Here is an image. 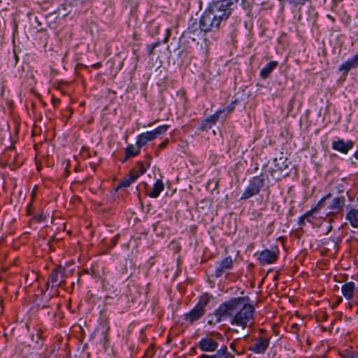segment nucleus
<instances>
[{
  "label": "nucleus",
  "mask_w": 358,
  "mask_h": 358,
  "mask_svg": "<svg viewBox=\"0 0 358 358\" xmlns=\"http://www.w3.org/2000/svg\"><path fill=\"white\" fill-rule=\"evenodd\" d=\"M135 171L138 172V175H143L146 169L145 168L144 165L141 162H138L136 166L134 167Z\"/></svg>",
  "instance_id": "nucleus-27"
},
{
  "label": "nucleus",
  "mask_w": 358,
  "mask_h": 358,
  "mask_svg": "<svg viewBox=\"0 0 358 358\" xmlns=\"http://www.w3.org/2000/svg\"><path fill=\"white\" fill-rule=\"evenodd\" d=\"M278 258V250L276 251L266 249L259 253L258 259L262 264L273 263Z\"/></svg>",
  "instance_id": "nucleus-7"
},
{
  "label": "nucleus",
  "mask_w": 358,
  "mask_h": 358,
  "mask_svg": "<svg viewBox=\"0 0 358 358\" xmlns=\"http://www.w3.org/2000/svg\"><path fill=\"white\" fill-rule=\"evenodd\" d=\"M238 0H221L213 1L210 3L207 9L210 13L216 17V20L222 23L225 21L231 14L238 3Z\"/></svg>",
  "instance_id": "nucleus-2"
},
{
  "label": "nucleus",
  "mask_w": 358,
  "mask_h": 358,
  "mask_svg": "<svg viewBox=\"0 0 358 358\" xmlns=\"http://www.w3.org/2000/svg\"><path fill=\"white\" fill-rule=\"evenodd\" d=\"M159 45V42H156V43H155L152 44V49H151V50H150V54H152V51H153V50H154L156 47H157Z\"/></svg>",
  "instance_id": "nucleus-32"
},
{
  "label": "nucleus",
  "mask_w": 358,
  "mask_h": 358,
  "mask_svg": "<svg viewBox=\"0 0 358 358\" xmlns=\"http://www.w3.org/2000/svg\"><path fill=\"white\" fill-rule=\"evenodd\" d=\"M345 199L343 196L334 197L332 200L328 208L331 210L332 213H339L345 206Z\"/></svg>",
  "instance_id": "nucleus-12"
},
{
  "label": "nucleus",
  "mask_w": 358,
  "mask_h": 358,
  "mask_svg": "<svg viewBox=\"0 0 358 358\" xmlns=\"http://www.w3.org/2000/svg\"><path fill=\"white\" fill-rule=\"evenodd\" d=\"M169 141L168 140H166V141H164L160 145H159V148L161 149L165 148L166 146V145L168 144Z\"/></svg>",
  "instance_id": "nucleus-33"
},
{
  "label": "nucleus",
  "mask_w": 358,
  "mask_h": 358,
  "mask_svg": "<svg viewBox=\"0 0 358 358\" xmlns=\"http://www.w3.org/2000/svg\"><path fill=\"white\" fill-rule=\"evenodd\" d=\"M340 355L342 358H358L357 354L352 350H343L340 352Z\"/></svg>",
  "instance_id": "nucleus-25"
},
{
  "label": "nucleus",
  "mask_w": 358,
  "mask_h": 358,
  "mask_svg": "<svg viewBox=\"0 0 358 358\" xmlns=\"http://www.w3.org/2000/svg\"><path fill=\"white\" fill-rule=\"evenodd\" d=\"M328 17H329L331 20H333V17H330V15H328Z\"/></svg>",
  "instance_id": "nucleus-45"
},
{
  "label": "nucleus",
  "mask_w": 358,
  "mask_h": 358,
  "mask_svg": "<svg viewBox=\"0 0 358 358\" xmlns=\"http://www.w3.org/2000/svg\"><path fill=\"white\" fill-rule=\"evenodd\" d=\"M354 157L358 160V150L354 153Z\"/></svg>",
  "instance_id": "nucleus-37"
},
{
  "label": "nucleus",
  "mask_w": 358,
  "mask_h": 358,
  "mask_svg": "<svg viewBox=\"0 0 358 358\" xmlns=\"http://www.w3.org/2000/svg\"><path fill=\"white\" fill-rule=\"evenodd\" d=\"M133 182L134 179L129 176L128 178H124L122 181H121L119 183L117 189L128 187Z\"/></svg>",
  "instance_id": "nucleus-26"
},
{
  "label": "nucleus",
  "mask_w": 358,
  "mask_h": 358,
  "mask_svg": "<svg viewBox=\"0 0 358 358\" xmlns=\"http://www.w3.org/2000/svg\"><path fill=\"white\" fill-rule=\"evenodd\" d=\"M329 197H330V195H329H329H327V196H325V197H324V199H322V200L319 203V204H320V203L323 202L324 201H325L326 199H329Z\"/></svg>",
  "instance_id": "nucleus-38"
},
{
  "label": "nucleus",
  "mask_w": 358,
  "mask_h": 358,
  "mask_svg": "<svg viewBox=\"0 0 358 358\" xmlns=\"http://www.w3.org/2000/svg\"><path fill=\"white\" fill-rule=\"evenodd\" d=\"M205 313V310L199 308L195 306L188 313L184 315L185 320L189 321L190 324H193L195 321L199 320Z\"/></svg>",
  "instance_id": "nucleus-11"
},
{
  "label": "nucleus",
  "mask_w": 358,
  "mask_h": 358,
  "mask_svg": "<svg viewBox=\"0 0 358 358\" xmlns=\"http://www.w3.org/2000/svg\"><path fill=\"white\" fill-rule=\"evenodd\" d=\"M269 345V339L260 337L250 348V350L256 354H264Z\"/></svg>",
  "instance_id": "nucleus-9"
},
{
  "label": "nucleus",
  "mask_w": 358,
  "mask_h": 358,
  "mask_svg": "<svg viewBox=\"0 0 358 358\" xmlns=\"http://www.w3.org/2000/svg\"><path fill=\"white\" fill-rule=\"evenodd\" d=\"M225 271L227 270L224 268H222V266L220 264L219 266L215 271V276L216 278L220 277Z\"/></svg>",
  "instance_id": "nucleus-28"
},
{
  "label": "nucleus",
  "mask_w": 358,
  "mask_h": 358,
  "mask_svg": "<svg viewBox=\"0 0 358 358\" xmlns=\"http://www.w3.org/2000/svg\"><path fill=\"white\" fill-rule=\"evenodd\" d=\"M328 17H329L331 20H333V17H330V15H328Z\"/></svg>",
  "instance_id": "nucleus-43"
},
{
  "label": "nucleus",
  "mask_w": 358,
  "mask_h": 358,
  "mask_svg": "<svg viewBox=\"0 0 358 358\" xmlns=\"http://www.w3.org/2000/svg\"><path fill=\"white\" fill-rule=\"evenodd\" d=\"M264 178L263 176H257L252 177L250 181L248 187L245 188L241 200L248 199L253 196L258 194L261 189L264 185Z\"/></svg>",
  "instance_id": "nucleus-3"
},
{
  "label": "nucleus",
  "mask_w": 358,
  "mask_h": 358,
  "mask_svg": "<svg viewBox=\"0 0 358 358\" xmlns=\"http://www.w3.org/2000/svg\"><path fill=\"white\" fill-rule=\"evenodd\" d=\"M164 189V183L162 180H157L154 184L152 190L148 193L151 198H157Z\"/></svg>",
  "instance_id": "nucleus-16"
},
{
  "label": "nucleus",
  "mask_w": 358,
  "mask_h": 358,
  "mask_svg": "<svg viewBox=\"0 0 358 358\" xmlns=\"http://www.w3.org/2000/svg\"><path fill=\"white\" fill-rule=\"evenodd\" d=\"M355 142L351 140L344 141L343 139L338 138L332 142L331 148L336 151L347 154L353 148Z\"/></svg>",
  "instance_id": "nucleus-6"
},
{
  "label": "nucleus",
  "mask_w": 358,
  "mask_h": 358,
  "mask_svg": "<svg viewBox=\"0 0 358 358\" xmlns=\"http://www.w3.org/2000/svg\"><path fill=\"white\" fill-rule=\"evenodd\" d=\"M139 152L140 149L138 147L136 148L133 145H129L125 149V158L122 162H124L128 159L136 156Z\"/></svg>",
  "instance_id": "nucleus-18"
},
{
  "label": "nucleus",
  "mask_w": 358,
  "mask_h": 358,
  "mask_svg": "<svg viewBox=\"0 0 358 358\" xmlns=\"http://www.w3.org/2000/svg\"><path fill=\"white\" fill-rule=\"evenodd\" d=\"M196 32L201 34V32L203 31L200 30L199 24L198 25L196 21H192L189 24L187 30V34H193L194 35H195Z\"/></svg>",
  "instance_id": "nucleus-21"
},
{
  "label": "nucleus",
  "mask_w": 358,
  "mask_h": 358,
  "mask_svg": "<svg viewBox=\"0 0 358 358\" xmlns=\"http://www.w3.org/2000/svg\"><path fill=\"white\" fill-rule=\"evenodd\" d=\"M141 175H138V171H135V169L134 168L129 174V176L134 179V182Z\"/></svg>",
  "instance_id": "nucleus-31"
},
{
  "label": "nucleus",
  "mask_w": 358,
  "mask_h": 358,
  "mask_svg": "<svg viewBox=\"0 0 358 358\" xmlns=\"http://www.w3.org/2000/svg\"><path fill=\"white\" fill-rule=\"evenodd\" d=\"M211 334L212 335H215V336H217L218 338H221L222 337V335L220 333H218V332H213V333H211Z\"/></svg>",
  "instance_id": "nucleus-35"
},
{
  "label": "nucleus",
  "mask_w": 358,
  "mask_h": 358,
  "mask_svg": "<svg viewBox=\"0 0 358 358\" xmlns=\"http://www.w3.org/2000/svg\"><path fill=\"white\" fill-rule=\"evenodd\" d=\"M248 298L235 297L221 303L214 313L209 315V324L221 322L227 317H231L230 323L245 328L253 318L255 308L248 303Z\"/></svg>",
  "instance_id": "nucleus-1"
},
{
  "label": "nucleus",
  "mask_w": 358,
  "mask_h": 358,
  "mask_svg": "<svg viewBox=\"0 0 358 358\" xmlns=\"http://www.w3.org/2000/svg\"><path fill=\"white\" fill-rule=\"evenodd\" d=\"M167 40H168V36H166V37L164 38V43H166V42L167 41Z\"/></svg>",
  "instance_id": "nucleus-41"
},
{
  "label": "nucleus",
  "mask_w": 358,
  "mask_h": 358,
  "mask_svg": "<svg viewBox=\"0 0 358 358\" xmlns=\"http://www.w3.org/2000/svg\"><path fill=\"white\" fill-rule=\"evenodd\" d=\"M117 238L116 236L113 238V242H114V243H113V245H115V243H116V241H117Z\"/></svg>",
  "instance_id": "nucleus-39"
},
{
  "label": "nucleus",
  "mask_w": 358,
  "mask_h": 358,
  "mask_svg": "<svg viewBox=\"0 0 358 358\" xmlns=\"http://www.w3.org/2000/svg\"><path fill=\"white\" fill-rule=\"evenodd\" d=\"M355 289V284L353 282H346L341 287L342 294L348 300L352 299Z\"/></svg>",
  "instance_id": "nucleus-14"
},
{
  "label": "nucleus",
  "mask_w": 358,
  "mask_h": 358,
  "mask_svg": "<svg viewBox=\"0 0 358 358\" xmlns=\"http://www.w3.org/2000/svg\"><path fill=\"white\" fill-rule=\"evenodd\" d=\"M358 67V53L354 57L343 63L339 68L340 71H344L346 73L352 69Z\"/></svg>",
  "instance_id": "nucleus-13"
},
{
  "label": "nucleus",
  "mask_w": 358,
  "mask_h": 358,
  "mask_svg": "<svg viewBox=\"0 0 358 358\" xmlns=\"http://www.w3.org/2000/svg\"><path fill=\"white\" fill-rule=\"evenodd\" d=\"M331 227H331V225H329V226L328 227V231H327V232H329V231H331Z\"/></svg>",
  "instance_id": "nucleus-40"
},
{
  "label": "nucleus",
  "mask_w": 358,
  "mask_h": 358,
  "mask_svg": "<svg viewBox=\"0 0 358 358\" xmlns=\"http://www.w3.org/2000/svg\"><path fill=\"white\" fill-rule=\"evenodd\" d=\"M197 358H213L212 355L203 354L201 356L198 357Z\"/></svg>",
  "instance_id": "nucleus-34"
},
{
  "label": "nucleus",
  "mask_w": 358,
  "mask_h": 358,
  "mask_svg": "<svg viewBox=\"0 0 358 358\" xmlns=\"http://www.w3.org/2000/svg\"><path fill=\"white\" fill-rule=\"evenodd\" d=\"M220 22L216 20V17L212 15L206 8L203 13L200 21V30L203 32L214 31L220 27Z\"/></svg>",
  "instance_id": "nucleus-4"
},
{
  "label": "nucleus",
  "mask_w": 358,
  "mask_h": 358,
  "mask_svg": "<svg viewBox=\"0 0 358 358\" xmlns=\"http://www.w3.org/2000/svg\"><path fill=\"white\" fill-rule=\"evenodd\" d=\"M224 113V111L220 110L215 113L214 115L210 116L206 119L205 126L206 127L210 128L211 126L219 120L220 116Z\"/></svg>",
  "instance_id": "nucleus-19"
},
{
  "label": "nucleus",
  "mask_w": 358,
  "mask_h": 358,
  "mask_svg": "<svg viewBox=\"0 0 358 358\" xmlns=\"http://www.w3.org/2000/svg\"><path fill=\"white\" fill-rule=\"evenodd\" d=\"M198 347L203 352H214L218 348V343L210 337H205L200 340Z\"/></svg>",
  "instance_id": "nucleus-8"
},
{
  "label": "nucleus",
  "mask_w": 358,
  "mask_h": 358,
  "mask_svg": "<svg viewBox=\"0 0 358 358\" xmlns=\"http://www.w3.org/2000/svg\"><path fill=\"white\" fill-rule=\"evenodd\" d=\"M213 358H230V355L227 352V348L226 345H222L216 353L212 355Z\"/></svg>",
  "instance_id": "nucleus-20"
},
{
  "label": "nucleus",
  "mask_w": 358,
  "mask_h": 358,
  "mask_svg": "<svg viewBox=\"0 0 358 358\" xmlns=\"http://www.w3.org/2000/svg\"><path fill=\"white\" fill-rule=\"evenodd\" d=\"M169 128L168 125H162L154 129L153 131H147L140 134L138 136L136 146L140 149L148 142L156 138L158 136L164 134Z\"/></svg>",
  "instance_id": "nucleus-5"
},
{
  "label": "nucleus",
  "mask_w": 358,
  "mask_h": 358,
  "mask_svg": "<svg viewBox=\"0 0 358 358\" xmlns=\"http://www.w3.org/2000/svg\"><path fill=\"white\" fill-rule=\"evenodd\" d=\"M345 219L348 220L350 225L354 228L358 227V210L352 208L346 214Z\"/></svg>",
  "instance_id": "nucleus-17"
},
{
  "label": "nucleus",
  "mask_w": 358,
  "mask_h": 358,
  "mask_svg": "<svg viewBox=\"0 0 358 358\" xmlns=\"http://www.w3.org/2000/svg\"><path fill=\"white\" fill-rule=\"evenodd\" d=\"M235 345H236V341H233V342L230 344V348H231V349L234 350V347H235Z\"/></svg>",
  "instance_id": "nucleus-36"
},
{
  "label": "nucleus",
  "mask_w": 358,
  "mask_h": 358,
  "mask_svg": "<svg viewBox=\"0 0 358 358\" xmlns=\"http://www.w3.org/2000/svg\"><path fill=\"white\" fill-rule=\"evenodd\" d=\"M278 62L275 61H271L268 62L261 71L260 76L263 79H266L269 77L271 73L277 67Z\"/></svg>",
  "instance_id": "nucleus-15"
},
{
  "label": "nucleus",
  "mask_w": 358,
  "mask_h": 358,
  "mask_svg": "<svg viewBox=\"0 0 358 358\" xmlns=\"http://www.w3.org/2000/svg\"><path fill=\"white\" fill-rule=\"evenodd\" d=\"M222 266V268H225L226 270H229L232 267L233 261L231 257H228L224 259L220 264Z\"/></svg>",
  "instance_id": "nucleus-24"
},
{
  "label": "nucleus",
  "mask_w": 358,
  "mask_h": 358,
  "mask_svg": "<svg viewBox=\"0 0 358 358\" xmlns=\"http://www.w3.org/2000/svg\"><path fill=\"white\" fill-rule=\"evenodd\" d=\"M64 273L61 268L54 270L49 276V282H50L52 287H59L63 280Z\"/></svg>",
  "instance_id": "nucleus-10"
},
{
  "label": "nucleus",
  "mask_w": 358,
  "mask_h": 358,
  "mask_svg": "<svg viewBox=\"0 0 358 358\" xmlns=\"http://www.w3.org/2000/svg\"><path fill=\"white\" fill-rule=\"evenodd\" d=\"M141 175H138V171H135V169L134 168L129 174V176L134 179V182Z\"/></svg>",
  "instance_id": "nucleus-30"
},
{
  "label": "nucleus",
  "mask_w": 358,
  "mask_h": 358,
  "mask_svg": "<svg viewBox=\"0 0 358 358\" xmlns=\"http://www.w3.org/2000/svg\"><path fill=\"white\" fill-rule=\"evenodd\" d=\"M233 331L237 333L238 332V330L237 329H232Z\"/></svg>",
  "instance_id": "nucleus-42"
},
{
  "label": "nucleus",
  "mask_w": 358,
  "mask_h": 358,
  "mask_svg": "<svg viewBox=\"0 0 358 358\" xmlns=\"http://www.w3.org/2000/svg\"><path fill=\"white\" fill-rule=\"evenodd\" d=\"M311 215V212H308L306 214H304L303 216L300 217V223L303 224L306 220H307L308 222H310V216Z\"/></svg>",
  "instance_id": "nucleus-29"
},
{
  "label": "nucleus",
  "mask_w": 358,
  "mask_h": 358,
  "mask_svg": "<svg viewBox=\"0 0 358 358\" xmlns=\"http://www.w3.org/2000/svg\"><path fill=\"white\" fill-rule=\"evenodd\" d=\"M209 302V297L207 295L202 296L198 303L196 305V307L199 308H201L202 310H205V306Z\"/></svg>",
  "instance_id": "nucleus-23"
},
{
  "label": "nucleus",
  "mask_w": 358,
  "mask_h": 358,
  "mask_svg": "<svg viewBox=\"0 0 358 358\" xmlns=\"http://www.w3.org/2000/svg\"><path fill=\"white\" fill-rule=\"evenodd\" d=\"M273 162L275 163V166L279 170H285L288 166L287 159L284 157H280L279 159L275 158Z\"/></svg>",
  "instance_id": "nucleus-22"
},
{
  "label": "nucleus",
  "mask_w": 358,
  "mask_h": 358,
  "mask_svg": "<svg viewBox=\"0 0 358 358\" xmlns=\"http://www.w3.org/2000/svg\"><path fill=\"white\" fill-rule=\"evenodd\" d=\"M357 201H358V196H357Z\"/></svg>",
  "instance_id": "nucleus-46"
},
{
  "label": "nucleus",
  "mask_w": 358,
  "mask_h": 358,
  "mask_svg": "<svg viewBox=\"0 0 358 358\" xmlns=\"http://www.w3.org/2000/svg\"><path fill=\"white\" fill-rule=\"evenodd\" d=\"M328 17H329L331 20H333V17H330V15H328Z\"/></svg>",
  "instance_id": "nucleus-44"
}]
</instances>
